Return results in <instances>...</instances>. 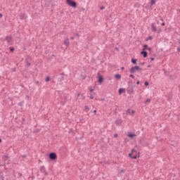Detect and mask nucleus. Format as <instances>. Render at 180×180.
Returning <instances> with one entry per match:
<instances>
[{"label": "nucleus", "mask_w": 180, "mask_h": 180, "mask_svg": "<svg viewBox=\"0 0 180 180\" xmlns=\"http://www.w3.org/2000/svg\"><path fill=\"white\" fill-rule=\"evenodd\" d=\"M151 30H152V32H156L157 33H161V28L157 27L155 22H153L151 24Z\"/></svg>", "instance_id": "obj_1"}, {"label": "nucleus", "mask_w": 180, "mask_h": 180, "mask_svg": "<svg viewBox=\"0 0 180 180\" xmlns=\"http://www.w3.org/2000/svg\"><path fill=\"white\" fill-rule=\"evenodd\" d=\"M66 4L68 6H72V8H77V3L72 1V0H66Z\"/></svg>", "instance_id": "obj_2"}, {"label": "nucleus", "mask_w": 180, "mask_h": 180, "mask_svg": "<svg viewBox=\"0 0 180 180\" xmlns=\"http://www.w3.org/2000/svg\"><path fill=\"white\" fill-rule=\"evenodd\" d=\"M139 70H140V67H139V66H134V67L131 68L130 72L131 74H134V72H136V71H139Z\"/></svg>", "instance_id": "obj_3"}, {"label": "nucleus", "mask_w": 180, "mask_h": 180, "mask_svg": "<svg viewBox=\"0 0 180 180\" xmlns=\"http://www.w3.org/2000/svg\"><path fill=\"white\" fill-rule=\"evenodd\" d=\"M49 158L52 160H56L57 154L56 153H51L49 154Z\"/></svg>", "instance_id": "obj_4"}, {"label": "nucleus", "mask_w": 180, "mask_h": 180, "mask_svg": "<svg viewBox=\"0 0 180 180\" xmlns=\"http://www.w3.org/2000/svg\"><path fill=\"white\" fill-rule=\"evenodd\" d=\"M133 155V153H129V157H130V158H132L133 160H136L137 158H140V155Z\"/></svg>", "instance_id": "obj_5"}, {"label": "nucleus", "mask_w": 180, "mask_h": 180, "mask_svg": "<svg viewBox=\"0 0 180 180\" xmlns=\"http://www.w3.org/2000/svg\"><path fill=\"white\" fill-rule=\"evenodd\" d=\"M122 123H123V120H122V119H117L115 120V124L117 126H120V124H122Z\"/></svg>", "instance_id": "obj_6"}, {"label": "nucleus", "mask_w": 180, "mask_h": 180, "mask_svg": "<svg viewBox=\"0 0 180 180\" xmlns=\"http://www.w3.org/2000/svg\"><path fill=\"white\" fill-rule=\"evenodd\" d=\"M127 113H129V115H131V116H133V115H134L136 113V111H134V110H131V109H128L127 110Z\"/></svg>", "instance_id": "obj_7"}, {"label": "nucleus", "mask_w": 180, "mask_h": 180, "mask_svg": "<svg viewBox=\"0 0 180 180\" xmlns=\"http://www.w3.org/2000/svg\"><path fill=\"white\" fill-rule=\"evenodd\" d=\"M64 44L66 47H70V40L68 39H65L64 40Z\"/></svg>", "instance_id": "obj_8"}, {"label": "nucleus", "mask_w": 180, "mask_h": 180, "mask_svg": "<svg viewBox=\"0 0 180 180\" xmlns=\"http://www.w3.org/2000/svg\"><path fill=\"white\" fill-rule=\"evenodd\" d=\"M6 40L7 43H11L12 41V37L11 36L6 37Z\"/></svg>", "instance_id": "obj_9"}, {"label": "nucleus", "mask_w": 180, "mask_h": 180, "mask_svg": "<svg viewBox=\"0 0 180 180\" xmlns=\"http://www.w3.org/2000/svg\"><path fill=\"white\" fill-rule=\"evenodd\" d=\"M96 94L95 92L90 93V99H94L95 98Z\"/></svg>", "instance_id": "obj_10"}, {"label": "nucleus", "mask_w": 180, "mask_h": 180, "mask_svg": "<svg viewBox=\"0 0 180 180\" xmlns=\"http://www.w3.org/2000/svg\"><path fill=\"white\" fill-rule=\"evenodd\" d=\"M141 54L143 55V56L144 57V58H146V57H147V51H142L141 52Z\"/></svg>", "instance_id": "obj_11"}, {"label": "nucleus", "mask_w": 180, "mask_h": 180, "mask_svg": "<svg viewBox=\"0 0 180 180\" xmlns=\"http://www.w3.org/2000/svg\"><path fill=\"white\" fill-rule=\"evenodd\" d=\"M115 78H116V79H120V78H122V76L120 74H117L115 75Z\"/></svg>", "instance_id": "obj_12"}, {"label": "nucleus", "mask_w": 180, "mask_h": 180, "mask_svg": "<svg viewBox=\"0 0 180 180\" xmlns=\"http://www.w3.org/2000/svg\"><path fill=\"white\" fill-rule=\"evenodd\" d=\"M89 110H91V108L88 105L84 106V112H88Z\"/></svg>", "instance_id": "obj_13"}, {"label": "nucleus", "mask_w": 180, "mask_h": 180, "mask_svg": "<svg viewBox=\"0 0 180 180\" xmlns=\"http://www.w3.org/2000/svg\"><path fill=\"white\" fill-rule=\"evenodd\" d=\"M40 171L41 172H46V167L44 166L41 167Z\"/></svg>", "instance_id": "obj_14"}, {"label": "nucleus", "mask_w": 180, "mask_h": 180, "mask_svg": "<svg viewBox=\"0 0 180 180\" xmlns=\"http://www.w3.org/2000/svg\"><path fill=\"white\" fill-rule=\"evenodd\" d=\"M103 82V77L102 76L98 77V82L101 83Z\"/></svg>", "instance_id": "obj_15"}, {"label": "nucleus", "mask_w": 180, "mask_h": 180, "mask_svg": "<svg viewBox=\"0 0 180 180\" xmlns=\"http://www.w3.org/2000/svg\"><path fill=\"white\" fill-rule=\"evenodd\" d=\"M137 63V59L131 58V63L132 64H136Z\"/></svg>", "instance_id": "obj_16"}, {"label": "nucleus", "mask_w": 180, "mask_h": 180, "mask_svg": "<svg viewBox=\"0 0 180 180\" xmlns=\"http://www.w3.org/2000/svg\"><path fill=\"white\" fill-rule=\"evenodd\" d=\"M25 13H21L20 15V19H25Z\"/></svg>", "instance_id": "obj_17"}, {"label": "nucleus", "mask_w": 180, "mask_h": 180, "mask_svg": "<svg viewBox=\"0 0 180 180\" xmlns=\"http://www.w3.org/2000/svg\"><path fill=\"white\" fill-rule=\"evenodd\" d=\"M131 154H137V150H136V149L133 148V149L131 150Z\"/></svg>", "instance_id": "obj_18"}, {"label": "nucleus", "mask_w": 180, "mask_h": 180, "mask_svg": "<svg viewBox=\"0 0 180 180\" xmlns=\"http://www.w3.org/2000/svg\"><path fill=\"white\" fill-rule=\"evenodd\" d=\"M148 40H153V37L149 36L148 38L146 39V41H148Z\"/></svg>", "instance_id": "obj_19"}, {"label": "nucleus", "mask_w": 180, "mask_h": 180, "mask_svg": "<svg viewBox=\"0 0 180 180\" xmlns=\"http://www.w3.org/2000/svg\"><path fill=\"white\" fill-rule=\"evenodd\" d=\"M89 91H90V93H92V92H94V91H95V88L91 87V86L89 87Z\"/></svg>", "instance_id": "obj_20"}, {"label": "nucleus", "mask_w": 180, "mask_h": 180, "mask_svg": "<svg viewBox=\"0 0 180 180\" xmlns=\"http://www.w3.org/2000/svg\"><path fill=\"white\" fill-rule=\"evenodd\" d=\"M123 92H124V89H119V94H120V95H121L122 93H123Z\"/></svg>", "instance_id": "obj_21"}, {"label": "nucleus", "mask_w": 180, "mask_h": 180, "mask_svg": "<svg viewBox=\"0 0 180 180\" xmlns=\"http://www.w3.org/2000/svg\"><path fill=\"white\" fill-rule=\"evenodd\" d=\"M128 94H133V92H134V90L133 89H129L127 91Z\"/></svg>", "instance_id": "obj_22"}, {"label": "nucleus", "mask_w": 180, "mask_h": 180, "mask_svg": "<svg viewBox=\"0 0 180 180\" xmlns=\"http://www.w3.org/2000/svg\"><path fill=\"white\" fill-rule=\"evenodd\" d=\"M135 136H136V134H129L128 135V137L131 138V137H134Z\"/></svg>", "instance_id": "obj_23"}, {"label": "nucleus", "mask_w": 180, "mask_h": 180, "mask_svg": "<svg viewBox=\"0 0 180 180\" xmlns=\"http://www.w3.org/2000/svg\"><path fill=\"white\" fill-rule=\"evenodd\" d=\"M155 2H156L155 0H151L150 4H151L152 6L155 5Z\"/></svg>", "instance_id": "obj_24"}, {"label": "nucleus", "mask_w": 180, "mask_h": 180, "mask_svg": "<svg viewBox=\"0 0 180 180\" xmlns=\"http://www.w3.org/2000/svg\"><path fill=\"white\" fill-rule=\"evenodd\" d=\"M150 102H151V99L147 98L146 101V103H150Z\"/></svg>", "instance_id": "obj_25"}, {"label": "nucleus", "mask_w": 180, "mask_h": 180, "mask_svg": "<svg viewBox=\"0 0 180 180\" xmlns=\"http://www.w3.org/2000/svg\"><path fill=\"white\" fill-rule=\"evenodd\" d=\"M46 82H49L50 81V77H47L45 79Z\"/></svg>", "instance_id": "obj_26"}, {"label": "nucleus", "mask_w": 180, "mask_h": 180, "mask_svg": "<svg viewBox=\"0 0 180 180\" xmlns=\"http://www.w3.org/2000/svg\"><path fill=\"white\" fill-rule=\"evenodd\" d=\"M143 47H144V49H143V51H144V50H146V49H147V47H148V45L145 44V45L143 46Z\"/></svg>", "instance_id": "obj_27"}, {"label": "nucleus", "mask_w": 180, "mask_h": 180, "mask_svg": "<svg viewBox=\"0 0 180 180\" xmlns=\"http://www.w3.org/2000/svg\"><path fill=\"white\" fill-rule=\"evenodd\" d=\"M10 51H12V52L15 51V48L11 47L10 48Z\"/></svg>", "instance_id": "obj_28"}, {"label": "nucleus", "mask_w": 180, "mask_h": 180, "mask_svg": "<svg viewBox=\"0 0 180 180\" xmlns=\"http://www.w3.org/2000/svg\"><path fill=\"white\" fill-rule=\"evenodd\" d=\"M144 84H145L146 86H148V84H149L148 82H145Z\"/></svg>", "instance_id": "obj_29"}, {"label": "nucleus", "mask_w": 180, "mask_h": 180, "mask_svg": "<svg viewBox=\"0 0 180 180\" xmlns=\"http://www.w3.org/2000/svg\"><path fill=\"white\" fill-rule=\"evenodd\" d=\"M129 77H130V78H132L133 79H134V75H130Z\"/></svg>", "instance_id": "obj_30"}, {"label": "nucleus", "mask_w": 180, "mask_h": 180, "mask_svg": "<svg viewBox=\"0 0 180 180\" xmlns=\"http://www.w3.org/2000/svg\"><path fill=\"white\" fill-rule=\"evenodd\" d=\"M100 9L102 11V10L105 9V7H104V6H101V7L100 8Z\"/></svg>", "instance_id": "obj_31"}, {"label": "nucleus", "mask_w": 180, "mask_h": 180, "mask_svg": "<svg viewBox=\"0 0 180 180\" xmlns=\"http://www.w3.org/2000/svg\"><path fill=\"white\" fill-rule=\"evenodd\" d=\"M0 180H4V176H0Z\"/></svg>", "instance_id": "obj_32"}, {"label": "nucleus", "mask_w": 180, "mask_h": 180, "mask_svg": "<svg viewBox=\"0 0 180 180\" xmlns=\"http://www.w3.org/2000/svg\"><path fill=\"white\" fill-rule=\"evenodd\" d=\"M136 85H140V82H139V81H138V82H136Z\"/></svg>", "instance_id": "obj_33"}, {"label": "nucleus", "mask_w": 180, "mask_h": 180, "mask_svg": "<svg viewBox=\"0 0 180 180\" xmlns=\"http://www.w3.org/2000/svg\"><path fill=\"white\" fill-rule=\"evenodd\" d=\"M93 113H95V115H96V110H94L93 111Z\"/></svg>", "instance_id": "obj_34"}, {"label": "nucleus", "mask_w": 180, "mask_h": 180, "mask_svg": "<svg viewBox=\"0 0 180 180\" xmlns=\"http://www.w3.org/2000/svg\"><path fill=\"white\" fill-rule=\"evenodd\" d=\"M114 137L117 138V134H114Z\"/></svg>", "instance_id": "obj_35"}, {"label": "nucleus", "mask_w": 180, "mask_h": 180, "mask_svg": "<svg viewBox=\"0 0 180 180\" xmlns=\"http://www.w3.org/2000/svg\"><path fill=\"white\" fill-rule=\"evenodd\" d=\"M75 36H76V37H79V34H76Z\"/></svg>", "instance_id": "obj_36"}, {"label": "nucleus", "mask_w": 180, "mask_h": 180, "mask_svg": "<svg viewBox=\"0 0 180 180\" xmlns=\"http://www.w3.org/2000/svg\"><path fill=\"white\" fill-rule=\"evenodd\" d=\"M162 26H165V22H162Z\"/></svg>", "instance_id": "obj_37"}, {"label": "nucleus", "mask_w": 180, "mask_h": 180, "mask_svg": "<svg viewBox=\"0 0 180 180\" xmlns=\"http://www.w3.org/2000/svg\"><path fill=\"white\" fill-rule=\"evenodd\" d=\"M177 51L180 53V48H177Z\"/></svg>", "instance_id": "obj_38"}, {"label": "nucleus", "mask_w": 180, "mask_h": 180, "mask_svg": "<svg viewBox=\"0 0 180 180\" xmlns=\"http://www.w3.org/2000/svg\"><path fill=\"white\" fill-rule=\"evenodd\" d=\"M150 60H151V61H154V58H150Z\"/></svg>", "instance_id": "obj_39"}, {"label": "nucleus", "mask_w": 180, "mask_h": 180, "mask_svg": "<svg viewBox=\"0 0 180 180\" xmlns=\"http://www.w3.org/2000/svg\"><path fill=\"white\" fill-rule=\"evenodd\" d=\"M2 16H3L2 13H0V19H1V18H2Z\"/></svg>", "instance_id": "obj_40"}, {"label": "nucleus", "mask_w": 180, "mask_h": 180, "mask_svg": "<svg viewBox=\"0 0 180 180\" xmlns=\"http://www.w3.org/2000/svg\"><path fill=\"white\" fill-rule=\"evenodd\" d=\"M71 40H74V37H70Z\"/></svg>", "instance_id": "obj_41"}, {"label": "nucleus", "mask_w": 180, "mask_h": 180, "mask_svg": "<svg viewBox=\"0 0 180 180\" xmlns=\"http://www.w3.org/2000/svg\"><path fill=\"white\" fill-rule=\"evenodd\" d=\"M160 20H161L162 22H164V19H162V18H161Z\"/></svg>", "instance_id": "obj_42"}, {"label": "nucleus", "mask_w": 180, "mask_h": 180, "mask_svg": "<svg viewBox=\"0 0 180 180\" xmlns=\"http://www.w3.org/2000/svg\"><path fill=\"white\" fill-rule=\"evenodd\" d=\"M149 51H151V48H148Z\"/></svg>", "instance_id": "obj_43"}, {"label": "nucleus", "mask_w": 180, "mask_h": 180, "mask_svg": "<svg viewBox=\"0 0 180 180\" xmlns=\"http://www.w3.org/2000/svg\"><path fill=\"white\" fill-rule=\"evenodd\" d=\"M0 143H2V139H0Z\"/></svg>", "instance_id": "obj_44"}, {"label": "nucleus", "mask_w": 180, "mask_h": 180, "mask_svg": "<svg viewBox=\"0 0 180 180\" xmlns=\"http://www.w3.org/2000/svg\"><path fill=\"white\" fill-rule=\"evenodd\" d=\"M121 70H124V68H122Z\"/></svg>", "instance_id": "obj_45"}, {"label": "nucleus", "mask_w": 180, "mask_h": 180, "mask_svg": "<svg viewBox=\"0 0 180 180\" xmlns=\"http://www.w3.org/2000/svg\"><path fill=\"white\" fill-rule=\"evenodd\" d=\"M19 105H20V106H22V103H20Z\"/></svg>", "instance_id": "obj_46"}, {"label": "nucleus", "mask_w": 180, "mask_h": 180, "mask_svg": "<svg viewBox=\"0 0 180 180\" xmlns=\"http://www.w3.org/2000/svg\"><path fill=\"white\" fill-rule=\"evenodd\" d=\"M77 96H79V94H77Z\"/></svg>", "instance_id": "obj_47"}]
</instances>
